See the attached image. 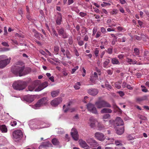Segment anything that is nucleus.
Returning a JSON list of instances; mask_svg holds the SVG:
<instances>
[{"label": "nucleus", "instance_id": "43", "mask_svg": "<svg viewBox=\"0 0 149 149\" xmlns=\"http://www.w3.org/2000/svg\"><path fill=\"white\" fill-rule=\"evenodd\" d=\"M118 10L116 9H114L113 11L111 12V14L112 15H114L115 14H116L118 13Z\"/></svg>", "mask_w": 149, "mask_h": 149}, {"label": "nucleus", "instance_id": "25", "mask_svg": "<svg viewBox=\"0 0 149 149\" xmlns=\"http://www.w3.org/2000/svg\"><path fill=\"white\" fill-rule=\"evenodd\" d=\"M52 142L54 145L55 146L58 145L59 144V142L58 139L55 138H54L52 140Z\"/></svg>", "mask_w": 149, "mask_h": 149}, {"label": "nucleus", "instance_id": "9", "mask_svg": "<svg viewBox=\"0 0 149 149\" xmlns=\"http://www.w3.org/2000/svg\"><path fill=\"white\" fill-rule=\"evenodd\" d=\"M40 80H36L35 81L33 82L31 85L28 86L29 90L31 91H33L36 86L40 85Z\"/></svg>", "mask_w": 149, "mask_h": 149}, {"label": "nucleus", "instance_id": "54", "mask_svg": "<svg viewBox=\"0 0 149 149\" xmlns=\"http://www.w3.org/2000/svg\"><path fill=\"white\" fill-rule=\"evenodd\" d=\"M135 38L136 40H141V37L138 36H135Z\"/></svg>", "mask_w": 149, "mask_h": 149}, {"label": "nucleus", "instance_id": "59", "mask_svg": "<svg viewBox=\"0 0 149 149\" xmlns=\"http://www.w3.org/2000/svg\"><path fill=\"white\" fill-rule=\"evenodd\" d=\"M26 17L27 19L30 21H31L32 19L31 18V16L29 14L27 15L26 16Z\"/></svg>", "mask_w": 149, "mask_h": 149}, {"label": "nucleus", "instance_id": "62", "mask_svg": "<svg viewBox=\"0 0 149 149\" xmlns=\"http://www.w3.org/2000/svg\"><path fill=\"white\" fill-rule=\"evenodd\" d=\"M101 31L103 33H104L105 32L106 30L104 27H102L101 28Z\"/></svg>", "mask_w": 149, "mask_h": 149}, {"label": "nucleus", "instance_id": "50", "mask_svg": "<svg viewBox=\"0 0 149 149\" xmlns=\"http://www.w3.org/2000/svg\"><path fill=\"white\" fill-rule=\"evenodd\" d=\"M90 123V126L91 128H94L95 127V123Z\"/></svg>", "mask_w": 149, "mask_h": 149}, {"label": "nucleus", "instance_id": "15", "mask_svg": "<svg viewBox=\"0 0 149 149\" xmlns=\"http://www.w3.org/2000/svg\"><path fill=\"white\" fill-rule=\"evenodd\" d=\"M88 92L90 95L95 96L97 94L98 91L97 89L91 88L88 90Z\"/></svg>", "mask_w": 149, "mask_h": 149}, {"label": "nucleus", "instance_id": "52", "mask_svg": "<svg viewBox=\"0 0 149 149\" xmlns=\"http://www.w3.org/2000/svg\"><path fill=\"white\" fill-rule=\"evenodd\" d=\"M84 42L82 40L79 41L78 42V44L80 46H82V45H84Z\"/></svg>", "mask_w": 149, "mask_h": 149}, {"label": "nucleus", "instance_id": "35", "mask_svg": "<svg viewBox=\"0 0 149 149\" xmlns=\"http://www.w3.org/2000/svg\"><path fill=\"white\" fill-rule=\"evenodd\" d=\"M120 143V141H119L118 140H116L115 141V144L117 146H122V144Z\"/></svg>", "mask_w": 149, "mask_h": 149}, {"label": "nucleus", "instance_id": "53", "mask_svg": "<svg viewBox=\"0 0 149 149\" xmlns=\"http://www.w3.org/2000/svg\"><path fill=\"white\" fill-rule=\"evenodd\" d=\"M101 35V33L100 32H98L96 33V38H98Z\"/></svg>", "mask_w": 149, "mask_h": 149}, {"label": "nucleus", "instance_id": "31", "mask_svg": "<svg viewBox=\"0 0 149 149\" xmlns=\"http://www.w3.org/2000/svg\"><path fill=\"white\" fill-rule=\"evenodd\" d=\"M81 85V84L79 82H78L76 83V84L74 86V87L76 89H79L80 88L79 86Z\"/></svg>", "mask_w": 149, "mask_h": 149}, {"label": "nucleus", "instance_id": "17", "mask_svg": "<svg viewBox=\"0 0 149 149\" xmlns=\"http://www.w3.org/2000/svg\"><path fill=\"white\" fill-rule=\"evenodd\" d=\"M24 100L29 102H31L34 100L33 97L32 95H26L24 97Z\"/></svg>", "mask_w": 149, "mask_h": 149}, {"label": "nucleus", "instance_id": "61", "mask_svg": "<svg viewBox=\"0 0 149 149\" xmlns=\"http://www.w3.org/2000/svg\"><path fill=\"white\" fill-rule=\"evenodd\" d=\"M119 1L122 4H123L126 3L125 0H119Z\"/></svg>", "mask_w": 149, "mask_h": 149}, {"label": "nucleus", "instance_id": "48", "mask_svg": "<svg viewBox=\"0 0 149 149\" xmlns=\"http://www.w3.org/2000/svg\"><path fill=\"white\" fill-rule=\"evenodd\" d=\"M126 87L128 89L130 90H132L133 89V88L130 85L128 84H127Z\"/></svg>", "mask_w": 149, "mask_h": 149}, {"label": "nucleus", "instance_id": "29", "mask_svg": "<svg viewBox=\"0 0 149 149\" xmlns=\"http://www.w3.org/2000/svg\"><path fill=\"white\" fill-rule=\"evenodd\" d=\"M112 63L113 64H119V62L118 60L116 58H113L112 59Z\"/></svg>", "mask_w": 149, "mask_h": 149}, {"label": "nucleus", "instance_id": "58", "mask_svg": "<svg viewBox=\"0 0 149 149\" xmlns=\"http://www.w3.org/2000/svg\"><path fill=\"white\" fill-rule=\"evenodd\" d=\"M73 43L72 40V38L69 39V43L70 45H72Z\"/></svg>", "mask_w": 149, "mask_h": 149}, {"label": "nucleus", "instance_id": "60", "mask_svg": "<svg viewBox=\"0 0 149 149\" xmlns=\"http://www.w3.org/2000/svg\"><path fill=\"white\" fill-rule=\"evenodd\" d=\"M115 149H125L124 147H123L122 146L120 147H116Z\"/></svg>", "mask_w": 149, "mask_h": 149}, {"label": "nucleus", "instance_id": "32", "mask_svg": "<svg viewBox=\"0 0 149 149\" xmlns=\"http://www.w3.org/2000/svg\"><path fill=\"white\" fill-rule=\"evenodd\" d=\"M40 33H38V32H35L34 36L37 38L39 39L40 38Z\"/></svg>", "mask_w": 149, "mask_h": 149}, {"label": "nucleus", "instance_id": "57", "mask_svg": "<svg viewBox=\"0 0 149 149\" xmlns=\"http://www.w3.org/2000/svg\"><path fill=\"white\" fill-rule=\"evenodd\" d=\"M49 79L52 81L54 82V77L53 76H52L51 77H50L49 78Z\"/></svg>", "mask_w": 149, "mask_h": 149}, {"label": "nucleus", "instance_id": "13", "mask_svg": "<svg viewBox=\"0 0 149 149\" xmlns=\"http://www.w3.org/2000/svg\"><path fill=\"white\" fill-rule=\"evenodd\" d=\"M115 129L116 131V133L118 135H121L124 132V128L123 126L115 127Z\"/></svg>", "mask_w": 149, "mask_h": 149}, {"label": "nucleus", "instance_id": "10", "mask_svg": "<svg viewBox=\"0 0 149 149\" xmlns=\"http://www.w3.org/2000/svg\"><path fill=\"white\" fill-rule=\"evenodd\" d=\"M71 135L74 140L77 141L79 139V135L76 129L73 128L71 130Z\"/></svg>", "mask_w": 149, "mask_h": 149}, {"label": "nucleus", "instance_id": "19", "mask_svg": "<svg viewBox=\"0 0 149 149\" xmlns=\"http://www.w3.org/2000/svg\"><path fill=\"white\" fill-rule=\"evenodd\" d=\"M60 90L57 89L56 90L53 91L51 92V95L52 97H55L57 96L59 93Z\"/></svg>", "mask_w": 149, "mask_h": 149}, {"label": "nucleus", "instance_id": "41", "mask_svg": "<svg viewBox=\"0 0 149 149\" xmlns=\"http://www.w3.org/2000/svg\"><path fill=\"white\" fill-rule=\"evenodd\" d=\"M106 72L107 74L109 75H111L113 73L112 70H107Z\"/></svg>", "mask_w": 149, "mask_h": 149}, {"label": "nucleus", "instance_id": "8", "mask_svg": "<svg viewBox=\"0 0 149 149\" xmlns=\"http://www.w3.org/2000/svg\"><path fill=\"white\" fill-rule=\"evenodd\" d=\"M13 138L15 139H20L23 137V133L21 130H17L13 132Z\"/></svg>", "mask_w": 149, "mask_h": 149}, {"label": "nucleus", "instance_id": "4", "mask_svg": "<svg viewBox=\"0 0 149 149\" xmlns=\"http://www.w3.org/2000/svg\"><path fill=\"white\" fill-rule=\"evenodd\" d=\"M95 105L98 109L104 107H111V105L108 102L104 100H99L96 102Z\"/></svg>", "mask_w": 149, "mask_h": 149}, {"label": "nucleus", "instance_id": "23", "mask_svg": "<svg viewBox=\"0 0 149 149\" xmlns=\"http://www.w3.org/2000/svg\"><path fill=\"white\" fill-rule=\"evenodd\" d=\"M57 30L59 36H62L65 33V31L63 28H61V29H57Z\"/></svg>", "mask_w": 149, "mask_h": 149}, {"label": "nucleus", "instance_id": "34", "mask_svg": "<svg viewBox=\"0 0 149 149\" xmlns=\"http://www.w3.org/2000/svg\"><path fill=\"white\" fill-rule=\"evenodd\" d=\"M96 120L93 117H91L89 119V123H95Z\"/></svg>", "mask_w": 149, "mask_h": 149}, {"label": "nucleus", "instance_id": "18", "mask_svg": "<svg viewBox=\"0 0 149 149\" xmlns=\"http://www.w3.org/2000/svg\"><path fill=\"white\" fill-rule=\"evenodd\" d=\"M49 145H52V144L49 142L43 143V144L39 146V149H42L43 148H46L49 147Z\"/></svg>", "mask_w": 149, "mask_h": 149}, {"label": "nucleus", "instance_id": "30", "mask_svg": "<svg viewBox=\"0 0 149 149\" xmlns=\"http://www.w3.org/2000/svg\"><path fill=\"white\" fill-rule=\"evenodd\" d=\"M138 117L140 119H141V120H147V118L144 116L139 115L138 116Z\"/></svg>", "mask_w": 149, "mask_h": 149}, {"label": "nucleus", "instance_id": "46", "mask_svg": "<svg viewBox=\"0 0 149 149\" xmlns=\"http://www.w3.org/2000/svg\"><path fill=\"white\" fill-rule=\"evenodd\" d=\"M118 93L120 95V96L121 97L125 95L124 93L122 91H118Z\"/></svg>", "mask_w": 149, "mask_h": 149}, {"label": "nucleus", "instance_id": "11", "mask_svg": "<svg viewBox=\"0 0 149 149\" xmlns=\"http://www.w3.org/2000/svg\"><path fill=\"white\" fill-rule=\"evenodd\" d=\"M124 124L123 120L120 117H117L115 120V127L123 126Z\"/></svg>", "mask_w": 149, "mask_h": 149}, {"label": "nucleus", "instance_id": "33", "mask_svg": "<svg viewBox=\"0 0 149 149\" xmlns=\"http://www.w3.org/2000/svg\"><path fill=\"white\" fill-rule=\"evenodd\" d=\"M134 52L136 55H138L139 54V50L137 48H135L134 49Z\"/></svg>", "mask_w": 149, "mask_h": 149}, {"label": "nucleus", "instance_id": "1", "mask_svg": "<svg viewBox=\"0 0 149 149\" xmlns=\"http://www.w3.org/2000/svg\"><path fill=\"white\" fill-rule=\"evenodd\" d=\"M24 69V66H13L11 67V71L15 75L21 77L25 75L23 72Z\"/></svg>", "mask_w": 149, "mask_h": 149}, {"label": "nucleus", "instance_id": "37", "mask_svg": "<svg viewBox=\"0 0 149 149\" xmlns=\"http://www.w3.org/2000/svg\"><path fill=\"white\" fill-rule=\"evenodd\" d=\"M17 124V122L15 121H13L10 123V125L12 126H14L16 125Z\"/></svg>", "mask_w": 149, "mask_h": 149}, {"label": "nucleus", "instance_id": "7", "mask_svg": "<svg viewBox=\"0 0 149 149\" xmlns=\"http://www.w3.org/2000/svg\"><path fill=\"white\" fill-rule=\"evenodd\" d=\"M86 106L88 111L95 114L97 113L96 108L94 104L91 103H89L87 104Z\"/></svg>", "mask_w": 149, "mask_h": 149}, {"label": "nucleus", "instance_id": "21", "mask_svg": "<svg viewBox=\"0 0 149 149\" xmlns=\"http://www.w3.org/2000/svg\"><path fill=\"white\" fill-rule=\"evenodd\" d=\"M112 111L110 109L107 108H104L101 111V112L102 113H111Z\"/></svg>", "mask_w": 149, "mask_h": 149}, {"label": "nucleus", "instance_id": "14", "mask_svg": "<svg viewBox=\"0 0 149 149\" xmlns=\"http://www.w3.org/2000/svg\"><path fill=\"white\" fill-rule=\"evenodd\" d=\"M48 85V83L47 82H45L39 85L38 87L35 89V91H40L47 87Z\"/></svg>", "mask_w": 149, "mask_h": 149}, {"label": "nucleus", "instance_id": "3", "mask_svg": "<svg viewBox=\"0 0 149 149\" xmlns=\"http://www.w3.org/2000/svg\"><path fill=\"white\" fill-rule=\"evenodd\" d=\"M10 62V60L7 58L5 55L0 56V68H3L6 67Z\"/></svg>", "mask_w": 149, "mask_h": 149}, {"label": "nucleus", "instance_id": "26", "mask_svg": "<svg viewBox=\"0 0 149 149\" xmlns=\"http://www.w3.org/2000/svg\"><path fill=\"white\" fill-rule=\"evenodd\" d=\"M1 130L3 132H7V130L6 126L5 125H2L0 126Z\"/></svg>", "mask_w": 149, "mask_h": 149}, {"label": "nucleus", "instance_id": "55", "mask_svg": "<svg viewBox=\"0 0 149 149\" xmlns=\"http://www.w3.org/2000/svg\"><path fill=\"white\" fill-rule=\"evenodd\" d=\"M99 51L97 50H95L94 52V53L96 57L98 56V54L99 53Z\"/></svg>", "mask_w": 149, "mask_h": 149}, {"label": "nucleus", "instance_id": "56", "mask_svg": "<svg viewBox=\"0 0 149 149\" xmlns=\"http://www.w3.org/2000/svg\"><path fill=\"white\" fill-rule=\"evenodd\" d=\"M4 35H5L7 33V28H6V26H5L4 27Z\"/></svg>", "mask_w": 149, "mask_h": 149}, {"label": "nucleus", "instance_id": "5", "mask_svg": "<svg viewBox=\"0 0 149 149\" xmlns=\"http://www.w3.org/2000/svg\"><path fill=\"white\" fill-rule=\"evenodd\" d=\"M49 100V99L47 97H44L41 99L39 100L36 104L35 106L36 107H39L43 105V104L45 105L47 101Z\"/></svg>", "mask_w": 149, "mask_h": 149}, {"label": "nucleus", "instance_id": "6", "mask_svg": "<svg viewBox=\"0 0 149 149\" xmlns=\"http://www.w3.org/2000/svg\"><path fill=\"white\" fill-rule=\"evenodd\" d=\"M62 100L61 97H58L52 100L50 102V104L53 107H56L62 102Z\"/></svg>", "mask_w": 149, "mask_h": 149}, {"label": "nucleus", "instance_id": "20", "mask_svg": "<svg viewBox=\"0 0 149 149\" xmlns=\"http://www.w3.org/2000/svg\"><path fill=\"white\" fill-rule=\"evenodd\" d=\"M62 15L60 14L56 21V23L57 25H59L61 24L62 22Z\"/></svg>", "mask_w": 149, "mask_h": 149}, {"label": "nucleus", "instance_id": "49", "mask_svg": "<svg viewBox=\"0 0 149 149\" xmlns=\"http://www.w3.org/2000/svg\"><path fill=\"white\" fill-rule=\"evenodd\" d=\"M127 84L125 82H123V83L122 86L123 88L126 87Z\"/></svg>", "mask_w": 149, "mask_h": 149}, {"label": "nucleus", "instance_id": "22", "mask_svg": "<svg viewBox=\"0 0 149 149\" xmlns=\"http://www.w3.org/2000/svg\"><path fill=\"white\" fill-rule=\"evenodd\" d=\"M148 96L147 95L141 97H137L136 98V100L138 102H141L143 101L147 100L148 99Z\"/></svg>", "mask_w": 149, "mask_h": 149}, {"label": "nucleus", "instance_id": "36", "mask_svg": "<svg viewBox=\"0 0 149 149\" xmlns=\"http://www.w3.org/2000/svg\"><path fill=\"white\" fill-rule=\"evenodd\" d=\"M59 50V47L58 46H56L54 47V50L56 52H58Z\"/></svg>", "mask_w": 149, "mask_h": 149}, {"label": "nucleus", "instance_id": "27", "mask_svg": "<svg viewBox=\"0 0 149 149\" xmlns=\"http://www.w3.org/2000/svg\"><path fill=\"white\" fill-rule=\"evenodd\" d=\"M110 117V115L109 114H104L103 116L102 119L104 121H107V119H109Z\"/></svg>", "mask_w": 149, "mask_h": 149}, {"label": "nucleus", "instance_id": "63", "mask_svg": "<svg viewBox=\"0 0 149 149\" xmlns=\"http://www.w3.org/2000/svg\"><path fill=\"white\" fill-rule=\"evenodd\" d=\"M76 28L77 31H79V29H80V27L79 25H77Z\"/></svg>", "mask_w": 149, "mask_h": 149}, {"label": "nucleus", "instance_id": "39", "mask_svg": "<svg viewBox=\"0 0 149 149\" xmlns=\"http://www.w3.org/2000/svg\"><path fill=\"white\" fill-rule=\"evenodd\" d=\"M115 87L118 89H120L121 86L120 85L118 84V83L116 82L115 84Z\"/></svg>", "mask_w": 149, "mask_h": 149}, {"label": "nucleus", "instance_id": "16", "mask_svg": "<svg viewBox=\"0 0 149 149\" xmlns=\"http://www.w3.org/2000/svg\"><path fill=\"white\" fill-rule=\"evenodd\" d=\"M87 143L92 146L95 147L97 146V143L94 139L92 138L89 139L87 141Z\"/></svg>", "mask_w": 149, "mask_h": 149}, {"label": "nucleus", "instance_id": "28", "mask_svg": "<svg viewBox=\"0 0 149 149\" xmlns=\"http://www.w3.org/2000/svg\"><path fill=\"white\" fill-rule=\"evenodd\" d=\"M110 62V61L109 59H106L105 61L103 63V66L104 68H106L107 67V65L109 64Z\"/></svg>", "mask_w": 149, "mask_h": 149}, {"label": "nucleus", "instance_id": "12", "mask_svg": "<svg viewBox=\"0 0 149 149\" xmlns=\"http://www.w3.org/2000/svg\"><path fill=\"white\" fill-rule=\"evenodd\" d=\"M95 136L97 139L102 141H104L106 139L104 135L101 132H96L95 134Z\"/></svg>", "mask_w": 149, "mask_h": 149}, {"label": "nucleus", "instance_id": "45", "mask_svg": "<svg viewBox=\"0 0 149 149\" xmlns=\"http://www.w3.org/2000/svg\"><path fill=\"white\" fill-rule=\"evenodd\" d=\"M107 52L109 54H111L112 52V49L111 48L108 49Z\"/></svg>", "mask_w": 149, "mask_h": 149}, {"label": "nucleus", "instance_id": "2", "mask_svg": "<svg viewBox=\"0 0 149 149\" xmlns=\"http://www.w3.org/2000/svg\"><path fill=\"white\" fill-rule=\"evenodd\" d=\"M27 85L26 82L21 80H18L15 82L13 84L14 89L16 90H22L25 88Z\"/></svg>", "mask_w": 149, "mask_h": 149}, {"label": "nucleus", "instance_id": "24", "mask_svg": "<svg viewBox=\"0 0 149 149\" xmlns=\"http://www.w3.org/2000/svg\"><path fill=\"white\" fill-rule=\"evenodd\" d=\"M79 143L80 146L83 148H85L87 146L86 142L82 140L79 141Z\"/></svg>", "mask_w": 149, "mask_h": 149}, {"label": "nucleus", "instance_id": "44", "mask_svg": "<svg viewBox=\"0 0 149 149\" xmlns=\"http://www.w3.org/2000/svg\"><path fill=\"white\" fill-rule=\"evenodd\" d=\"M79 15L80 16L82 17H84L86 15V13H85L83 12H81L79 13Z\"/></svg>", "mask_w": 149, "mask_h": 149}, {"label": "nucleus", "instance_id": "47", "mask_svg": "<svg viewBox=\"0 0 149 149\" xmlns=\"http://www.w3.org/2000/svg\"><path fill=\"white\" fill-rule=\"evenodd\" d=\"M1 44L4 46L6 47H8L9 46V45L8 43L6 42H2L1 43Z\"/></svg>", "mask_w": 149, "mask_h": 149}, {"label": "nucleus", "instance_id": "40", "mask_svg": "<svg viewBox=\"0 0 149 149\" xmlns=\"http://www.w3.org/2000/svg\"><path fill=\"white\" fill-rule=\"evenodd\" d=\"M18 13L20 15H22L23 14V11L22 9V8H19L18 10Z\"/></svg>", "mask_w": 149, "mask_h": 149}, {"label": "nucleus", "instance_id": "64", "mask_svg": "<svg viewBox=\"0 0 149 149\" xmlns=\"http://www.w3.org/2000/svg\"><path fill=\"white\" fill-rule=\"evenodd\" d=\"M88 39V37L87 35H86L84 38V40L85 41H87Z\"/></svg>", "mask_w": 149, "mask_h": 149}, {"label": "nucleus", "instance_id": "51", "mask_svg": "<svg viewBox=\"0 0 149 149\" xmlns=\"http://www.w3.org/2000/svg\"><path fill=\"white\" fill-rule=\"evenodd\" d=\"M106 139L108 140H110V141L111 142V143H110V144H112V142H113V141H114V139L112 138H107Z\"/></svg>", "mask_w": 149, "mask_h": 149}, {"label": "nucleus", "instance_id": "42", "mask_svg": "<svg viewBox=\"0 0 149 149\" xmlns=\"http://www.w3.org/2000/svg\"><path fill=\"white\" fill-rule=\"evenodd\" d=\"M109 123L111 125H112L113 124L115 127V120H109Z\"/></svg>", "mask_w": 149, "mask_h": 149}, {"label": "nucleus", "instance_id": "38", "mask_svg": "<svg viewBox=\"0 0 149 149\" xmlns=\"http://www.w3.org/2000/svg\"><path fill=\"white\" fill-rule=\"evenodd\" d=\"M108 82L107 81L106 82L105 84V86L106 87L109 88V89H111L112 87L109 84Z\"/></svg>", "mask_w": 149, "mask_h": 149}]
</instances>
